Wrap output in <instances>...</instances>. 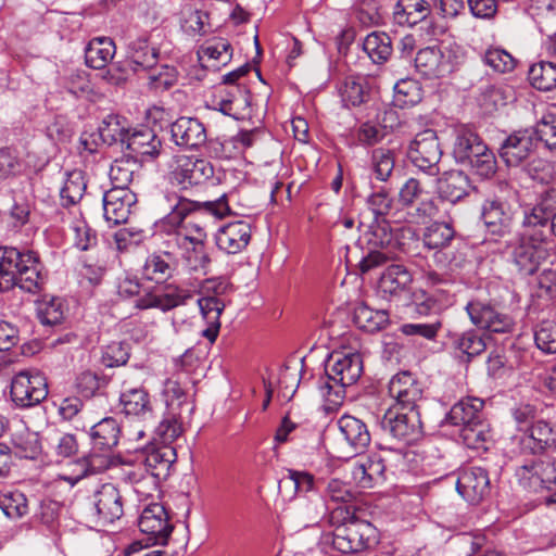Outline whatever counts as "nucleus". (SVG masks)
I'll return each mask as SVG.
<instances>
[{"label": "nucleus", "mask_w": 556, "mask_h": 556, "mask_svg": "<svg viewBox=\"0 0 556 556\" xmlns=\"http://www.w3.org/2000/svg\"><path fill=\"white\" fill-rule=\"evenodd\" d=\"M48 274L37 252L0 247V292L18 287L24 292L40 293Z\"/></svg>", "instance_id": "obj_1"}, {"label": "nucleus", "mask_w": 556, "mask_h": 556, "mask_svg": "<svg viewBox=\"0 0 556 556\" xmlns=\"http://www.w3.org/2000/svg\"><path fill=\"white\" fill-rule=\"evenodd\" d=\"M328 521L334 527L332 546L342 554L359 555L378 542L377 529L357 518L352 506L339 505L331 509Z\"/></svg>", "instance_id": "obj_2"}, {"label": "nucleus", "mask_w": 556, "mask_h": 556, "mask_svg": "<svg viewBox=\"0 0 556 556\" xmlns=\"http://www.w3.org/2000/svg\"><path fill=\"white\" fill-rule=\"evenodd\" d=\"M326 377L320 378L318 390L329 408L342 404L345 389L358 381L363 374L359 353L333 352L325 365Z\"/></svg>", "instance_id": "obj_3"}, {"label": "nucleus", "mask_w": 556, "mask_h": 556, "mask_svg": "<svg viewBox=\"0 0 556 556\" xmlns=\"http://www.w3.org/2000/svg\"><path fill=\"white\" fill-rule=\"evenodd\" d=\"M515 466V478L519 485L531 492H542L556 486V457L538 454L520 455Z\"/></svg>", "instance_id": "obj_4"}, {"label": "nucleus", "mask_w": 556, "mask_h": 556, "mask_svg": "<svg viewBox=\"0 0 556 556\" xmlns=\"http://www.w3.org/2000/svg\"><path fill=\"white\" fill-rule=\"evenodd\" d=\"M213 164L194 155H175L169 164V180L180 189L202 186L214 179Z\"/></svg>", "instance_id": "obj_5"}, {"label": "nucleus", "mask_w": 556, "mask_h": 556, "mask_svg": "<svg viewBox=\"0 0 556 556\" xmlns=\"http://www.w3.org/2000/svg\"><path fill=\"white\" fill-rule=\"evenodd\" d=\"M427 191L414 177L408 178L399 190V204L405 210V220L410 224H424L434 217L438 206L433 199H424Z\"/></svg>", "instance_id": "obj_6"}, {"label": "nucleus", "mask_w": 556, "mask_h": 556, "mask_svg": "<svg viewBox=\"0 0 556 556\" xmlns=\"http://www.w3.org/2000/svg\"><path fill=\"white\" fill-rule=\"evenodd\" d=\"M381 427L397 441L410 445L422 437L419 409L390 407L381 419Z\"/></svg>", "instance_id": "obj_7"}, {"label": "nucleus", "mask_w": 556, "mask_h": 556, "mask_svg": "<svg viewBox=\"0 0 556 556\" xmlns=\"http://www.w3.org/2000/svg\"><path fill=\"white\" fill-rule=\"evenodd\" d=\"M407 156L420 172L435 176L440 173L439 163L442 150L437 132L426 129L415 136L408 147Z\"/></svg>", "instance_id": "obj_8"}, {"label": "nucleus", "mask_w": 556, "mask_h": 556, "mask_svg": "<svg viewBox=\"0 0 556 556\" xmlns=\"http://www.w3.org/2000/svg\"><path fill=\"white\" fill-rule=\"evenodd\" d=\"M10 395L20 408L36 406L48 395L47 380L39 371H20L12 378Z\"/></svg>", "instance_id": "obj_9"}, {"label": "nucleus", "mask_w": 556, "mask_h": 556, "mask_svg": "<svg viewBox=\"0 0 556 556\" xmlns=\"http://www.w3.org/2000/svg\"><path fill=\"white\" fill-rule=\"evenodd\" d=\"M205 239L206 231L204 227L192 219L185 222L175 238L176 244L185 250V257L193 270L205 271L211 263L210 256L205 252Z\"/></svg>", "instance_id": "obj_10"}, {"label": "nucleus", "mask_w": 556, "mask_h": 556, "mask_svg": "<svg viewBox=\"0 0 556 556\" xmlns=\"http://www.w3.org/2000/svg\"><path fill=\"white\" fill-rule=\"evenodd\" d=\"M90 518L102 526L112 523L124 514L123 498L118 489L112 483L102 484L87 502Z\"/></svg>", "instance_id": "obj_11"}, {"label": "nucleus", "mask_w": 556, "mask_h": 556, "mask_svg": "<svg viewBox=\"0 0 556 556\" xmlns=\"http://www.w3.org/2000/svg\"><path fill=\"white\" fill-rule=\"evenodd\" d=\"M138 527L153 545H166L174 530L168 513L161 503H151L142 509Z\"/></svg>", "instance_id": "obj_12"}, {"label": "nucleus", "mask_w": 556, "mask_h": 556, "mask_svg": "<svg viewBox=\"0 0 556 556\" xmlns=\"http://www.w3.org/2000/svg\"><path fill=\"white\" fill-rule=\"evenodd\" d=\"M390 396L395 401L392 407L405 409H419L424 389L421 382L410 371H400L389 381Z\"/></svg>", "instance_id": "obj_13"}, {"label": "nucleus", "mask_w": 556, "mask_h": 556, "mask_svg": "<svg viewBox=\"0 0 556 556\" xmlns=\"http://www.w3.org/2000/svg\"><path fill=\"white\" fill-rule=\"evenodd\" d=\"M466 311L471 323L481 329L494 333H508L514 329V319L488 303L470 301Z\"/></svg>", "instance_id": "obj_14"}, {"label": "nucleus", "mask_w": 556, "mask_h": 556, "mask_svg": "<svg viewBox=\"0 0 556 556\" xmlns=\"http://www.w3.org/2000/svg\"><path fill=\"white\" fill-rule=\"evenodd\" d=\"M192 298L193 293L191 290L176 285H166L157 291L140 296L137 300L136 306L140 309L159 308L163 312H168L186 305Z\"/></svg>", "instance_id": "obj_15"}, {"label": "nucleus", "mask_w": 556, "mask_h": 556, "mask_svg": "<svg viewBox=\"0 0 556 556\" xmlns=\"http://www.w3.org/2000/svg\"><path fill=\"white\" fill-rule=\"evenodd\" d=\"M137 195L129 188H111L103 194V212L108 223L116 226L128 220Z\"/></svg>", "instance_id": "obj_16"}, {"label": "nucleus", "mask_w": 556, "mask_h": 556, "mask_svg": "<svg viewBox=\"0 0 556 556\" xmlns=\"http://www.w3.org/2000/svg\"><path fill=\"white\" fill-rule=\"evenodd\" d=\"M457 492L470 504H479L490 493L485 469L470 467L462 470L456 482Z\"/></svg>", "instance_id": "obj_17"}, {"label": "nucleus", "mask_w": 556, "mask_h": 556, "mask_svg": "<svg viewBox=\"0 0 556 556\" xmlns=\"http://www.w3.org/2000/svg\"><path fill=\"white\" fill-rule=\"evenodd\" d=\"M514 441L520 455H538L555 443L553 430L545 420H538L526 432L516 434Z\"/></svg>", "instance_id": "obj_18"}, {"label": "nucleus", "mask_w": 556, "mask_h": 556, "mask_svg": "<svg viewBox=\"0 0 556 556\" xmlns=\"http://www.w3.org/2000/svg\"><path fill=\"white\" fill-rule=\"evenodd\" d=\"M535 147V132L531 129H521L513 132L503 141L500 155L508 166H517L530 155Z\"/></svg>", "instance_id": "obj_19"}, {"label": "nucleus", "mask_w": 556, "mask_h": 556, "mask_svg": "<svg viewBox=\"0 0 556 556\" xmlns=\"http://www.w3.org/2000/svg\"><path fill=\"white\" fill-rule=\"evenodd\" d=\"M251 235V224L239 219L222 226L216 232L215 240L219 250L227 254H237L248 247Z\"/></svg>", "instance_id": "obj_20"}, {"label": "nucleus", "mask_w": 556, "mask_h": 556, "mask_svg": "<svg viewBox=\"0 0 556 556\" xmlns=\"http://www.w3.org/2000/svg\"><path fill=\"white\" fill-rule=\"evenodd\" d=\"M216 105L218 111L225 115L235 119L244 118L250 114L251 93L242 85H231L218 89Z\"/></svg>", "instance_id": "obj_21"}, {"label": "nucleus", "mask_w": 556, "mask_h": 556, "mask_svg": "<svg viewBox=\"0 0 556 556\" xmlns=\"http://www.w3.org/2000/svg\"><path fill=\"white\" fill-rule=\"evenodd\" d=\"M170 135L175 144L185 149H198L206 142V129L194 117L181 116L170 125Z\"/></svg>", "instance_id": "obj_22"}, {"label": "nucleus", "mask_w": 556, "mask_h": 556, "mask_svg": "<svg viewBox=\"0 0 556 556\" xmlns=\"http://www.w3.org/2000/svg\"><path fill=\"white\" fill-rule=\"evenodd\" d=\"M415 67L426 78L444 77L453 71L450 59L437 46L420 49L415 56Z\"/></svg>", "instance_id": "obj_23"}, {"label": "nucleus", "mask_w": 556, "mask_h": 556, "mask_svg": "<svg viewBox=\"0 0 556 556\" xmlns=\"http://www.w3.org/2000/svg\"><path fill=\"white\" fill-rule=\"evenodd\" d=\"M122 412L127 416L148 419L152 416L153 405L148 390L143 386L131 387L126 381L119 394Z\"/></svg>", "instance_id": "obj_24"}, {"label": "nucleus", "mask_w": 556, "mask_h": 556, "mask_svg": "<svg viewBox=\"0 0 556 556\" xmlns=\"http://www.w3.org/2000/svg\"><path fill=\"white\" fill-rule=\"evenodd\" d=\"M472 188L468 175L458 169L444 172L437 179V192L439 197L451 203H456L469 195Z\"/></svg>", "instance_id": "obj_25"}, {"label": "nucleus", "mask_w": 556, "mask_h": 556, "mask_svg": "<svg viewBox=\"0 0 556 556\" xmlns=\"http://www.w3.org/2000/svg\"><path fill=\"white\" fill-rule=\"evenodd\" d=\"M386 459L381 454H370L356 462L352 469L354 481L362 488H372L386 480Z\"/></svg>", "instance_id": "obj_26"}, {"label": "nucleus", "mask_w": 556, "mask_h": 556, "mask_svg": "<svg viewBox=\"0 0 556 556\" xmlns=\"http://www.w3.org/2000/svg\"><path fill=\"white\" fill-rule=\"evenodd\" d=\"M122 141L126 142L130 155L142 162L157 156L162 147V142L154 130L148 127L134 130Z\"/></svg>", "instance_id": "obj_27"}, {"label": "nucleus", "mask_w": 556, "mask_h": 556, "mask_svg": "<svg viewBox=\"0 0 556 556\" xmlns=\"http://www.w3.org/2000/svg\"><path fill=\"white\" fill-rule=\"evenodd\" d=\"M143 467L154 477L166 479L176 462V450L168 444H152L144 448Z\"/></svg>", "instance_id": "obj_28"}, {"label": "nucleus", "mask_w": 556, "mask_h": 556, "mask_svg": "<svg viewBox=\"0 0 556 556\" xmlns=\"http://www.w3.org/2000/svg\"><path fill=\"white\" fill-rule=\"evenodd\" d=\"M486 144L475 131L462 127L457 129L452 154L458 164L469 163L480 151H485Z\"/></svg>", "instance_id": "obj_29"}, {"label": "nucleus", "mask_w": 556, "mask_h": 556, "mask_svg": "<svg viewBox=\"0 0 556 556\" xmlns=\"http://www.w3.org/2000/svg\"><path fill=\"white\" fill-rule=\"evenodd\" d=\"M338 427L348 444L355 453L364 452L371 438L366 424L351 415H343L338 420Z\"/></svg>", "instance_id": "obj_30"}, {"label": "nucleus", "mask_w": 556, "mask_h": 556, "mask_svg": "<svg viewBox=\"0 0 556 556\" xmlns=\"http://www.w3.org/2000/svg\"><path fill=\"white\" fill-rule=\"evenodd\" d=\"M431 13L427 0H397L393 8V22L400 26L413 27L425 21Z\"/></svg>", "instance_id": "obj_31"}, {"label": "nucleus", "mask_w": 556, "mask_h": 556, "mask_svg": "<svg viewBox=\"0 0 556 556\" xmlns=\"http://www.w3.org/2000/svg\"><path fill=\"white\" fill-rule=\"evenodd\" d=\"M198 305L207 326L201 331V336L210 343H214L220 329V315L225 308V302L218 295H206L198 300Z\"/></svg>", "instance_id": "obj_32"}, {"label": "nucleus", "mask_w": 556, "mask_h": 556, "mask_svg": "<svg viewBox=\"0 0 556 556\" xmlns=\"http://www.w3.org/2000/svg\"><path fill=\"white\" fill-rule=\"evenodd\" d=\"M121 427L113 417H105L90 427L93 450L110 453L119 441Z\"/></svg>", "instance_id": "obj_33"}, {"label": "nucleus", "mask_w": 556, "mask_h": 556, "mask_svg": "<svg viewBox=\"0 0 556 556\" xmlns=\"http://www.w3.org/2000/svg\"><path fill=\"white\" fill-rule=\"evenodd\" d=\"M173 200H175V204L172 206L170 212L157 223V227L161 232L176 238L188 216L194 213L195 204L193 201L177 197L176 194H173Z\"/></svg>", "instance_id": "obj_34"}, {"label": "nucleus", "mask_w": 556, "mask_h": 556, "mask_svg": "<svg viewBox=\"0 0 556 556\" xmlns=\"http://www.w3.org/2000/svg\"><path fill=\"white\" fill-rule=\"evenodd\" d=\"M177 268V261L169 252L150 254L143 264L142 276L151 281L164 282Z\"/></svg>", "instance_id": "obj_35"}, {"label": "nucleus", "mask_w": 556, "mask_h": 556, "mask_svg": "<svg viewBox=\"0 0 556 556\" xmlns=\"http://www.w3.org/2000/svg\"><path fill=\"white\" fill-rule=\"evenodd\" d=\"M483 401L478 397H466L455 403L450 409L448 424L465 428L482 419Z\"/></svg>", "instance_id": "obj_36"}, {"label": "nucleus", "mask_w": 556, "mask_h": 556, "mask_svg": "<svg viewBox=\"0 0 556 556\" xmlns=\"http://www.w3.org/2000/svg\"><path fill=\"white\" fill-rule=\"evenodd\" d=\"M327 505L318 493L300 496L296 504L298 521L305 528L319 525L327 514Z\"/></svg>", "instance_id": "obj_37"}, {"label": "nucleus", "mask_w": 556, "mask_h": 556, "mask_svg": "<svg viewBox=\"0 0 556 556\" xmlns=\"http://www.w3.org/2000/svg\"><path fill=\"white\" fill-rule=\"evenodd\" d=\"M109 453L102 455L91 452L89 455L75 463L77 471L67 475L65 472L58 473V480L67 482L71 486L76 485L87 475L104 471L110 466Z\"/></svg>", "instance_id": "obj_38"}, {"label": "nucleus", "mask_w": 556, "mask_h": 556, "mask_svg": "<svg viewBox=\"0 0 556 556\" xmlns=\"http://www.w3.org/2000/svg\"><path fill=\"white\" fill-rule=\"evenodd\" d=\"M482 219L493 235L503 236L509 231L510 216L506 203L488 199L482 206Z\"/></svg>", "instance_id": "obj_39"}, {"label": "nucleus", "mask_w": 556, "mask_h": 556, "mask_svg": "<svg viewBox=\"0 0 556 556\" xmlns=\"http://www.w3.org/2000/svg\"><path fill=\"white\" fill-rule=\"evenodd\" d=\"M116 52L113 39L109 37L92 38L85 49L86 65L94 70H104Z\"/></svg>", "instance_id": "obj_40"}, {"label": "nucleus", "mask_w": 556, "mask_h": 556, "mask_svg": "<svg viewBox=\"0 0 556 556\" xmlns=\"http://www.w3.org/2000/svg\"><path fill=\"white\" fill-rule=\"evenodd\" d=\"M412 282L413 276L406 267L393 264L382 273L379 279V290L383 294L396 295L408 290Z\"/></svg>", "instance_id": "obj_41"}, {"label": "nucleus", "mask_w": 556, "mask_h": 556, "mask_svg": "<svg viewBox=\"0 0 556 556\" xmlns=\"http://www.w3.org/2000/svg\"><path fill=\"white\" fill-rule=\"evenodd\" d=\"M12 453L20 458L35 459L41 452L39 434L26 427L16 429L11 434Z\"/></svg>", "instance_id": "obj_42"}, {"label": "nucleus", "mask_w": 556, "mask_h": 556, "mask_svg": "<svg viewBox=\"0 0 556 556\" xmlns=\"http://www.w3.org/2000/svg\"><path fill=\"white\" fill-rule=\"evenodd\" d=\"M453 348L460 361L469 363L485 351L486 344L481 334L475 330H468L454 337Z\"/></svg>", "instance_id": "obj_43"}, {"label": "nucleus", "mask_w": 556, "mask_h": 556, "mask_svg": "<svg viewBox=\"0 0 556 556\" xmlns=\"http://www.w3.org/2000/svg\"><path fill=\"white\" fill-rule=\"evenodd\" d=\"M363 49L375 64H383L392 54V40L384 31H372L365 37Z\"/></svg>", "instance_id": "obj_44"}, {"label": "nucleus", "mask_w": 556, "mask_h": 556, "mask_svg": "<svg viewBox=\"0 0 556 556\" xmlns=\"http://www.w3.org/2000/svg\"><path fill=\"white\" fill-rule=\"evenodd\" d=\"M345 106H359L369 98V86L363 76H348L340 89Z\"/></svg>", "instance_id": "obj_45"}, {"label": "nucleus", "mask_w": 556, "mask_h": 556, "mask_svg": "<svg viewBox=\"0 0 556 556\" xmlns=\"http://www.w3.org/2000/svg\"><path fill=\"white\" fill-rule=\"evenodd\" d=\"M356 325L367 332H376L389 325V313L384 309H374L366 304L356 307L354 313Z\"/></svg>", "instance_id": "obj_46"}, {"label": "nucleus", "mask_w": 556, "mask_h": 556, "mask_svg": "<svg viewBox=\"0 0 556 556\" xmlns=\"http://www.w3.org/2000/svg\"><path fill=\"white\" fill-rule=\"evenodd\" d=\"M351 15L364 27L378 26L383 20L378 0H356L351 8Z\"/></svg>", "instance_id": "obj_47"}, {"label": "nucleus", "mask_w": 556, "mask_h": 556, "mask_svg": "<svg viewBox=\"0 0 556 556\" xmlns=\"http://www.w3.org/2000/svg\"><path fill=\"white\" fill-rule=\"evenodd\" d=\"M422 99V88L420 84L412 78L399 80L394 86L393 103L400 109H406L416 105Z\"/></svg>", "instance_id": "obj_48"}, {"label": "nucleus", "mask_w": 556, "mask_h": 556, "mask_svg": "<svg viewBox=\"0 0 556 556\" xmlns=\"http://www.w3.org/2000/svg\"><path fill=\"white\" fill-rule=\"evenodd\" d=\"M530 84L538 90L549 91L556 87V63L541 61L531 65L528 72Z\"/></svg>", "instance_id": "obj_49"}, {"label": "nucleus", "mask_w": 556, "mask_h": 556, "mask_svg": "<svg viewBox=\"0 0 556 556\" xmlns=\"http://www.w3.org/2000/svg\"><path fill=\"white\" fill-rule=\"evenodd\" d=\"M538 249L529 238H522L514 249L513 258L520 273L532 275L536 270Z\"/></svg>", "instance_id": "obj_50"}, {"label": "nucleus", "mask_w": 556, "mask_h": 556, "mask_svg": "<svg viewBox=\"0 0 556 556\" xmlns=\"http://www.w3.org/2000/svg\"><path fill=\"white\" fill-rule=\"evenodd\" d=\"M86 187L87 185L81 170L75 169L67 173L63 187L60 190L62 205L72 206L77 204L81 200Z\"/></svg>", "instance_id": "obj_51"}, {"label": "nucleus", "mask_w": 556, "mask_h": 556, "mask_svg": "<svg viewBox=\"0 0 556 556\" xmlns=\"http://www.w3.org/2000/svg\"><path fill=\"white\" fill-rule=\"evenodd\" d=\"M199 59L213 61L212 66L226 65L232 56V48L227 39L215 38L207 41L198 52Z\"/></svg>", "instance_id": "obj_52"}, {"label": "nucleus", "mask_w": 556, "mask_h": 556, "mask_svg": "<svg viewBox=\"0 0 556 556\" xmlns=\"http://www.w3.org/2000/svg\"><path fill=\"white\" fill-rule=\"evenodd\" d=\"M130 62L135 72L144 71L146 73L156 65L159 51L150 47L146 40H138L131 45Z\"/></svg>", "instance_id": "obj_53"}, {"label": "nucleus", "mask_w": 556, "mask_h": 556, "mask_svg": "<svg viewBox=\"0 0 556 556\" xmlns=\"http://www.w3.org/2000/svg\"><path fill=\"white\" fill-rule=\"evenodd\" d=\"M454 237L455 230L451 224L435 222L426 228L422 241L428 249H443Z\"/></svg>", "instance_id": "obj_54"}, {"label": "nucleus", "mask_w": 556, "mask_h": 556, "mask_svg": "<svg viewBox=\"0 0 556 556\" xmlns=\"http://www.w3.org/2000/svg\"><path fill=\"white\" fill-rule=\"evenodd\" d=\"M139 165L136 160L122 157L115 160L110 168V179L112 188H128L134 179V175L138 172Z\"/></svg>", "instance_id": "obj_55"}, {"label": "nucleus", "mask_w": 556, "mask_h": 556, "mask_svg": "<svg viewBox=\"0 0 556 556\" xmlns=\"http://www.w3.org/2000/svg\"><path fill=\"white\" fill-rule=\"evenodd\" d=\"M146 79L150 89L164 91L177 83L178 72L174 66L156 64L146 73Z\"/></svg>", "instance_id": "obj_56"}, {"label": "nucleus", "mask_w": 556, "mask_h": 556, "mask_svg": "<svg viewBox=\"0 0 556 556\" xmlns=\"http://www.w3.org/2000/svg\"><path fill=\"white\" fill-rule=\"evenodd\" d=\"M482 61L484 65L498 74L510 73L517 65V60L508 51L500 47L488 48L482 55Z\"/></svg>", "instance_id": "obj_57"}, {"label": "nucleus", "mask_w": 556, "mask_h": 556, "mask_svg": "<svg viewBox=\"0 0 556 556\" xmlns=\"http://www.w3.org/2000/svg\"><path fill=\"white\" fill-rule=\"evenodd\" d=\"M371 166L376 179L388 181L395 166L394 152L386 148H377L371 153Z\"/></svg>", "instance_id": "obj_58"}, {"label": "nucleus", "mask_w": 556, "mask_h": 556, "mask_svg": "<svg viewBox=\"0 0 556 556\" xmlns=\"http://www.w3.org/2000/svg\"><path fill=\"white\" fill-rule=\"evenodd\" d=\"M109 384V378L91 370H85L77 375L75 379V388L77 392L87 399L97 394L99 390Z\"/></svg>", "instance_id": "obj_59"}, {"label": "nucleus", "mask_w": 556, "mask_h": 556, "mask_svg": "<svg viewBox=\"0 0 556 556\" xmlns=\"http://www.w3.org/2000/svg\"><path fill=\"white\" fill-rule=\"evenodd\" d=\"M531 130L535 132V144L543 143L546 150L556 155V116L544 115Z\"/></svg>", "instance_id": "obj_60"}, {"label": "nucleus", "mask_w": 556, "mask_h": 556, "mask_svg": "<svg viewBox=\"0 0 556 556\" xmlns=\"http://www.w3.org/2000/svg\"><path fill=\"white\" fill-rule=\"evenodd\" d=\"M180 415L181 412L168 409L167 415L157 426L156 433L162 439L163 444L170 445L173 441L181 435L184 429Z\"/></svg>", "instance_id": "obj_61"}, {"label": "nucleus", "mask_w": 556, "mask_h": 556, "mask_svg": "<svg viewBox=\"0 0 556 556\" xmlns=\"http://www.w3.org/2000/svg\"><path fill=\"white\" fill-rule=\"evenodd\" d=\"M26 162L10 148L0 149V179L22 175L26 172Z\"/></svg>", "instance_id": "obj_62"}, {"label": "nucleus", "mask_w": 556, "mask_h": 556, "mask_svg": "<svg viewBox=\"0 0 556 556\" xmlns=\"http://www.w3.org/2000/svg\"><path fill=\"white\" fill-rule=\"evenodd\" d=\"M534 342L545 354L556 353V321L542 320L534 330Z\"/></svg>", "instance_id": "obj_63"}, {"label": "nucleus", "mask_w": 556, "mask_h": 556, "mask_svg": "<svg viewBox=\"0 0 556 556\" xmlns=\"http://www.w3.org/2000/svg\"><path fill=\"white\" fill-rule=\"evenodd\" d=\"M130 357V346L123 341H112L102 350L101 362L105 367L125 365Z\"/></svg>", "instance_id": "obj_64"}]
</instances>
